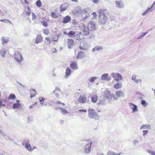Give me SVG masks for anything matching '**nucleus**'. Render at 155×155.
<instances>
[{"label":"nucleus","mask_w":155,"mask_h":155,"mask_svg":"<svg viewBox=\"0 0 155 155\" xmlns=\"http://www.w3.org/2000/svg\"><path fill=\"white\" fill-rule=\"evenodd\" d=\"M93 2L95 3H98L99 2V0H93Z\"/></svg>","instance_id":"nucleus-63"},{"label":"nucleus","mask_w":155,"mask_h":155,"mask_svg":"<svg viewBox=\"0 0 155 155\" xmlns=\"http://www.w3.org/2000/svg\"><path fill=\"white\" fill-rule=\"evenodd\" d=\"M60 109L61 110V112H62V113L64 114H66L68 113V111L64 108H60Z\"/></svg>","instance_id":"nucleus-40"},{"label":"nucleus","mask_w":155,"mask_h":155,"mask_svg":"<svg viewBox=\"0 0 155 155\" xmlns=\"http://www.w3.org/2000/svg\"><path fill=\"white\" fill-rule=\"evenodd\" d=\"M139 143V141L138 140H134L133 142V144L136 145L137 144H138Z\"/></svg>","instance_id":"nucleus-54"},{"label":"nucleus","mask_w":155,"mask_h":155,"mask_svg":"<svg viewBox=\"0 0 155 155\" xmlns=\"http://www.w3.org/2000/svg\"><path fill=\"white\" fill-rule=\"evenodd\" d=\"M97 78L96 77H93L90 78L89 79H88V80L91 82H93Z\"/></svg>","instance_id":"nucleus-41"},{"label":"nucleus","mask_w":155,"mask_h":155,"mask_svg":"<svg viewBox=\"0 0 155 155\" xmlns=\"http://www.w3.org/2000/svg\"><path fill=\"white\" fill-rule=\"evenodd\" d=\"M26 13L28 15H30L31 11H26Z\"/></svg>","instance_id":"nucleus-64"},{"label":"nucleus","mask_w":155,"mask_h":155,"mask_svg":"<svg viewBox=\"0 0 155 155\" xmlns=\"http://www.w3.org/2000/svg\"><path fill=\"white\" fill-rule=\"evenodd\" d=\"M61 91V89L58 87H56L55 90L53 91V92L55 94V97L57 98H59V94L58 92Z\"/></svg>","instance_id":"nucleus-15"},{"label":"nucleus","mask_w":155,"mask_h":155,"mask_svg":"<svg viewBox=\"0 0 155 155\" xmlns=\"http://www.w3.org/2000/svg\"><path fill=\"white\" fill-rule=\"evenodd\" d=\"M102 48L101 46H97L95 47L94 48L92 49V51L94 52L96 51H99L102 49Z\"/></svg>","instance_id":"nucleus-31"},{"label":"nucleus","mask_w":155,"mask_h":155,"mask_svg":"<svg viewBox=\"0 0 155 155\" xmlns=\"http://www.w3.org/2000/svg\"><path fill=\"white\" fill-rule=\"evenodd\" d=\"M148 130H143V136H145L146 134H147L148 133Z\"/></svg>","instance_id":"nucleus-53"},{"label":"nucleus","mask_w":155,"mask_h":155,"mask_svg":"<svg viewBox=\"0 0 155 155\" xmlns=\"http://www.w3.org/2000/svg\"><path fill=\"white\" fill-rule=\"evenodd\" d=\"M16 98L15 96L13 94H11L8 97L9 99H14Z\"/></svg>","instance_id":"nucleus-38"},{"label":"nucleus","mask_w":155,"mask_h":155,"mask_svg":"<svg viewBox=\"0 0 155 155\" xmlns=\"http://www.w3.org/2000/svg\"><path fill=\"white\" fill-rule=\"evenodd\" d=\"M92 144V142H91L87 144L86 145L84 149V153L85 154H89L91 152Z\"/></svg>","instance_id":"nucleus-5"},{"label":"nucleus","mask_w":155,"mask_h":155,"mask_svg":"<svg viewBox=\"0 0 155 155\" xmlns=\"http://www.w3.org/2000/svg\"><path fill=\"white\" fill-rule=\"evenodd\" d=\"M68 47L69 48H71L74 45L73 40L71 39H68Z\"/></svg>","instance_id":"nucleus-11"},{"label":"nucleus","mask_w":155,"mask_h":155,"mask_svg":"<svg viewBox=\"0 0 155 155\" xmlns=\"http://www.w3.org/2000/svg\"><path fill=\"white\" fill-rule=\"evenodd\" d=\"M0 21L1 22H5L7 23V22H8L12 24V23L11 22H10L9 20H7V19H5V20H3V19H0Z\"/></svg>","instance_id":"nucleus-46"},{"label":"nucleus","mask_w":155,"mask_h":155,"mask_svg":"<svg viewBox=\"0 0 155 155\" xmlns=\"http://www.w3.org/2000/svg\"><path fill=\"white\" fill-rule=\"evenodd\" d=\"M2 44L4 45L5 43H6L9 41V38L7 37H3L1 39Z\"/></svg>","instance_id":"nucleus-16"},{"label":"nucleus","mask_w":155,"mask_h":155,"mask_svg":"<svg viewBox=\"0 0 155 155\" xmlns=\"http://www.w3.org/2000/svg\"><path fill=\"white\" fill-rule=\"evenodd\" d=\"M87 27L90 31H94L96 29V24L93 21H91L88 24Z\"/></svg>","instance_id":"nucleus-6"},{"label":"nucleus","mask_w":155,"mask_h":155,"mask_svg":"<svg viewBox=\"0 0 155 155\" xmlns=\"http://www.w3.org/2000/svg\"><path fill=\"white\" fill-rule=\"evenodd\" d=\"M39 102L40 103L41 105L43 104V102L45 100L44 98L43 97H40L39 98Z\"/></svg>","instance_id":"nucleus-39"},{"label":"nucleus","mask_w":155,"mask_h":155,"mask_svg":"<svg viewBox=\"0 0 155 155\" xmlns=\"http://www.w3.org/2000/svg\"><path fill=\"white\" fill-rule=\"evenodd\" d=\"M68 6H64L63 5H61L60 7V11L62 12L64 11H65L67 9Z\"/></svg>","instance_id":"nucleus-35"},{"label":"nucleus","mask_w":155,"mask_h":155,"mask_svg":"<svg viewBox=\"0 0 155 155\" xmlns=\"http://www.w3.org/2000/svg\"><path fill=\"white\" fill-rule=\"evenodd\" d=\"M129 105L130 106H132L131 108L132 110V113L138 111L137 107L136 105L131 103H129Z\"/></svg>","instance_id":"nucleus-10"},{"label":"nucleus","mask_w":155,"mask_h":155,"mask_svg":"<svg viewBox=\"0 0 155 155\" xmlns=\"http://www.w3.org/2000/svg\"><path fill=\"white\" fill-rule=\"evenodd\" d=\"M25 144L26 148L29 151H31V147L29 143H26Z\"/></svg>","instance_id":"nucleus-34"},{"label":"nucleus","mask_w":155,"mask_h":155,"mask_svg":"<svg viewBox=\"0 0 155 155\" xmlns=\"http://www.w3.org/2000/svg\"><path fill=\"white\" fill-rule=\"evenodd\" d=\"M108 74L104 73L101 76V79L103 81H109L110 80V78L108 77Z\"/></svg>","instance_id":"nucleus-13"},{"label":"nucleus","mask_w":155,"mask_h":155,"mask_svg":"<svg viewBox=\"0 0 155 155\" xmlns=\"http://www.w3.org/2000/svg\"><path fill=\"white\" fill-rule=\"evenodd\" d=\"M110 19L111 21H115L116 20V18H115V17H114V16H110Z\"/></svg>","instance_id":"nucleus-51"},{"label":"nucleus","mask_w":155,"mask_h":155,"mask_svg":"<svg viewBox=\"0 0 155 155\" xmlns=\"http://www.w3.org/2000/svg\"><path fill=\"white\" fill-rule=\"evenodd\" d=\"M87 101V97L85 95H81L78 99V102L81 104L85 103Z\"/></svg>","instance_id":"nucleus-7"},{"label":"nucleus","mask_w":155,"mask_h":155,"mask_svg":"<svg viewBox=\"0 0 155 155\" xmlns=\"http://www.w3.org/2000/svg\"><path fill=\"white\" fill-rule=\"evenodd\" d=\"M23 142L25 143V144L26 143H29V140L27 139H25L23 140Z\"/></svg>","instance_id":"nucleus-56"},{"label":"nucleus","mask_w":155,"mask_h":155,"mask_svg":"<svg viewBox=\"0 0 155 155\" xmlns=\"http://www.w3.org/2000/svg\"><path fill=\"white\" fill-rule=\"evenodd\" d=\"M41 23L42 25L45 27H47L48 26V24L47 22L45 21H41Z\"/></svg>","instance_id":"nucleus-49"},{"label":"nucleus","mask_w":155,"mask_h":155,"mask_svg":"<svg viewBox=\"0 0 155 155\" xmlns=\"http://www.w3.org/2000/svg\"><path fill=\"white\" fill-rule=\"evenodd\" d=\"M84 53L82 51L79 52L76 57L77 59H81L84 57Z\"/></svg>","instance_id":"nucleus-19"},{"label":"nucleus","mask_w":155,"mask_h":155,"mask_svg":"<svg viewBox=\"0 0 155 155\" xmlns=\"http://www.w3.org/2000/svg\"><path fill=\"white\" fill-rule=\"evenodd\" d=\"M32 19L33 20H35L36 18V15L35 14H34V13H32Z\"/></svg>","instance_id":"nucleus-57"},{"label":"nucleus","mask_w":155,"mask_h":155,"mask_svg":"<svg viewBox=\"0 0 155 155\" xmlns=\"http://www.w3.org/2000/svg\"><path fill=\"white\" fill-rule=\"evenodd\" d=\"M148 152L150 154L152 155H155V152L151 150H147Z\"/></svg>","instance_id":"nucleus-48"},{"label":"nucleus","mask_w":155,"mask_h":155,"mask_svg":"<svg viewBox=\"0 0 155 155\" xmlns=\"http://www.w3.org/2000/svg\"><path fill=\"white\" fill-rule=\"evenodd\" d=\"M140 129H151V126L149 124L143 125H142Z\"/></svg>","instance_id":"nucleus-24"},{"label":"nucleus","mask_w":155,"mask_h":155,"mask_svg":"<svg viewBox=\"0 0 155 155\" xmlns=\"http://www.w3.org/2000/svg\"><path fill=\"white\" fill-rule=\"evenodd\" d=\"M136 77L137 75L134 74L132 76V79L135 82L136 80H137L136 78Z\"/></svg>","instance_id":"nucleus-50"},{"label":"nucleus","mask_w":155,"mask_h":155,"mask_svg":"<svg viewBox=\"0 0 155 155\" xmlns=\"http://www.w3.org/2000/svg\"><path fill=\"white\" fill-rule=\"evenodd\" d=\"M82 35V34L81 33H77L74 36V38L75 39L80 40H81V36Z\"/></svg>","instance_id":"nucleus-26"},{"label":"nucleus","mask_w":155,"mask_h":155,"mask_svg":"<svg viewBox=\"0 0 155 155\" xmlns=\"http://www.w3.org/2000/svg\"><path fill=\"white\" fill-rule=\"evenodd\" d=\"M42 40V37L41 35H38L36 37L34 43L38 44L41 43Z\"/></svg>","instance_id":"nucleus-12"},{"label":"nucleus","mask_w":155,"mask_h":155,"mask_svg":"<svg viewBox=\"0 0 155 155\" xmlns=\"http://www.w3.org/2000/svg\"><path fill=\"white\" fill-rule=\"evenodd\" d=\"M71 73V70L69 68H68L66 69L65 75L64 76L65 78H67L70 76Z\"/></svg>","instance_id":"nucleus-17"},{"label":"nucleus","mask_w":155,"mask_h":155,"mask_svg":"<svg viewBox=\"0 0 155 155\" xmlns=\"http://www.w3.org/2000/svg\"><path fill=\"white\" fill-rule=\"evenodd\" d=\"M60 16L59 13H57L53 12H51V16L53 18H57Z\"/></svg>","instance_id":"nucleus-25"},{"label":"nucleus","mask_w":155,"mask_h":155,"mask_svg":"<svg viewBox=\"0 0 155 155\" xmlns=\"http://www.w3.org/2000/svg\"><path fill=\"white\" fill-rule=\"evenodd\" d=\"M82 31L83 34L85 36H87L90 34V30L87 26L86 27L85 25H84L83 26Z\"/></svg>","instance_id":"nucleus-8"},{"label":"nucleus","mask_w":155,"mask_h":155,"mask_svg":"<svg viewBox=\"0 0 155 155\" xmlns=\"http://www.w3.org/2000/svg\"><path fill=\"white\" fill-rule=\"evenodd\" d=\"M142 81L141 79H139L137 80L136 81H135V82L137 83H141V82Z\"/></svg>","instance_id":"nucleus-62"},{"label":"nucleus","mask_w":155,"mask_h":155,"mask_svg":"<svg viewBox=\"0 0 155 155\" xmlns=\"http://www.w3.org/2000/svg\"><path fill=\"white\" fill-rule=\"evenodd\" d=\"M79 48L83 50H86L87 49V48L86 46H84L83 45L82 46L81 45L80 46Z\"/></svg>","instance_id":"nucleus-47"},{"label":"nucleus","mask_w":155,"mask_h":155,"mask_svg":"<svg viewBox=\"0 0 155 155\" xmlns=\"http://www.w3.org/2000/svg\"><path fill=\"white\" fill-rule=\"evenodd\" d=\"M104 95L105 98L106 99H109L110 98V91L106 90L104 92Z\"/></svg>","instance_id":"nucleus-21"},{"label":"nucleus","mask_w":155,"mask_h":155,"mask_svg":"<svg viewBox=\"0 0 155 155\" xmlns=\"http://www.w3.org/2000/svg\"><path fill=\"white\" fill-rule=\"evenodd\" d=\"M75 32L74 31H70L68 32V35L70 37L73 38L74 37Z\"/></svg>","instance_id":"nucleus-29"},{"label":"nucleus","mask_w":155,"mask_h":155,"mask_svg":"<svg viewBox=\"0 0 155 155\" xmlns=\"http://www.w3.org/2000/svg\"><path fill=\"white\" fill-rule=\"evenodd\" d=\"M97 97L94 95L91 97V101L94 103H96L97 100Z\"/></svg>","instance_id":"nucleus-30"},{"label":"nucleus","mask_w":155,"mask_h":155,"mask_svg":"<svg viewBox=\"0 0 155 155\" xmlns=\"http://www.w3.org/2000/svg\"><path fill=\"white\" fill-rule=\"evenodd\" d=\"M115 94L117 97L124 96V93L121 91H118L115 92Z\"/></svg>","instance_id":"nucleus-20"},{"label":"nucleus","mask_w":155,"mask_h":155,"mask_svg":"<svg viewBox=\"0 0 155 155\" xmlns=\"http://www.w3.org/2000/svg\"><path fill=\"white\" fill-rule=\"evenodd\" d=\"M6 53V49L5 48H2L0 49V55L3 57H5Z\"/></svg>","instance_id":"nucleus-22"},{"label":"nucleus","mask_w":155,"mask_h":155,"mask_svg":"<svg viewBox=\"0 0 155 155\" xmlns=\"http://www.w3.org/2000/svg\"><path fill=\"white\" fill-rule=\"evenodd\" d=\"M106 10L105 9H99L98 10V13L99 14V15H105V12Z\"/></svg>","instance_id":"nucleus-28"},{"label":"nucleus","mask_w":155,"mask_h":155,"mask_svg":"<svg viewBox=\"0 0 155 155\" xmlns=\"http://www.w3.org/2000/svg\"><path fill=\"white\" fill-rule=\"evenodd\" d=\"M141 103L142 105L144 107H146L147 105V103L144 100H141Z\"/></svg>","instance_id":"nucleus-37"},{"label":"nucleus","mask_w":155,"mask_h":155,"mask_svg":"<svg viewBox=\"0 0 155 155\" xmlns=\"http://www.w3.org/2000/svg\"><path fill=\"white\" fill-rule=\"evenodd\" d=\"M70 67L73 69L77 70L78 69V64L76 62H73L70 64Z\"/></svg>","instance_id":"nucleus-14"},{"label":"nucleus","mask_w":155,"mask_h":155,"mask_svg":"<svg viewBox=\"0 0 155 155\" xmlns=\"http://www.w3.org/2000/svg\"><path fill=\"white\" fill-rule=\"evenodd\" d=\"M30 97L32 98L35 96L37 94L36 91L34 89H31L30 90Z\"/></svg>","instance_id":"nucleus-23"},{"label":"nucleus","mask_w":155,"mask_h":155,"mask_svg":"<svg viewBox=\"0 0 155 155\" xmlns=\"http://www.w3.org/2000/svg\"><path fill=\"white\" fill-rule=\"evenodd\" d=\"M51 51L52 53H56L57 52L56 49L54 48H51Z\"/></svg>","instance_id":"nucleus-52"},{"label":"nucleus","mask_w":155,"mask_h":155,"mask_svg":"<svg viewBox=\"0 0 155 155\" xmlns=\"http://www.w3.org/2000/svg\"><path fill=\"white\" fill-rule=\"evenodd\" d=\"M88 117L91 119H94L95 120H97L99 118V115L92 109L89 108L88 110Z\"/></svg>","instance_id":"nucleus-1"},{"label":"nucleus","mask_w":155,"mask_h":155,"mask_svg":"<svg viewBox=\"0 0 155 155\" xmlns=\"http://www.w3.org/2000/svg\"><path fill=\"white\" fill-rule=\"evenodd\" d=\"M0 134H1L2 136L5 137L7 136L6 134H5L2 131L1 132Z\"/></svg>","instance_id":"nucleus-59"},{"label":"nucleus","mask_w":155,"mask_h":155,"mask_svg":"<svg viewBox=\"0 0 155 155\" xmlns=\"http://www.w3.org/2000/svg\"><path fill=\"white\" fill-rule=\"evenodd\" d=\"M36 4L38 7H40L42 3L40 0H38L36 1Z\"/></svg>","instance_id":"nucleus-43"},{"label":"nucleus","mask_w":155,"mask_h":155,"mask_svg":"<svg viewBox=\"0 0 155 155\" xmlns=\"http://www.w3.org/2000/svg\"><path fill=\"white\" fill-rule=\"evenodd\" d=\"M114 87L115 88L119 89L121 87L122 84L120 83H117L114 85Z\"/></svg>","instance_id":"nucleus-32"},{"label":"nucleus","mask_w":155,"mask_h":155,"mask_svg":"<svg viewBox=\"0 0 155 155\" xmlns=\"http://www.w3.org/2000/svg\"><path fill=\"white\" fill-rule=\"evenodd\" d=\"M81 11L82 12L83 14H84L85 15L86 14L89 15V14L88 13L86 8L84 9L83 10H81Z\"/></svg>","instance_id":"nucleus-44"},{"label":"nucleus","mask_w":155,"mask_h":155,"mask_svg":"<svg viewBox=\"0 0 155 155\" xmlns=\"http://www.w3.org/2000/svg\"><path fill=\"white\" fill-rule=\"evenodd\" d=\"M99 104H101L102 105H104L105 104V102L104 101H101L99 103Z\"/></svg>","instance_id":"nucleus-58"},{"label":"nucleus","mask_w":155,"mask_h":155,"mask_svg":"<svg viewBox=\"0 0 155 155\" xmlns=\"http://www.w3.org/2000/svg\"><path fill=\"white\" fill-rule=\"evenodd\" d=\"M21 106V104L19 103H15L13 105V108L14 109L18 108Z\"/></svg>","instance_id":"nucleus-36"},{"label":"nucleus","mask_w":155,"mask_h":155,"mask_svg":"<svg viewBox=\"0 0 155 155\" xmlns=\"http://www.w3.org/2000/svg\"><path fill=\"white\" fill-rule=\"evenodd\" d=\"M92 14L93 15V17H94V18H96V17H97V15L96 12H93V13Z\"/></svg>","instance_id":"nucleus-61"},{"label":"nucleus","mask_w":155,"mask_h":155,"mask_svg":"<svg viewBox=\"0 0 155 155\" xmlns=\"http://www.w3.org/2000/svg\"><path fill=\"white\" fill-rule=\"evenodd\" d=\"M45 42L46 44L49 45L51 42V41L48 38L46 37L45 38Z\"/></svg>","instance_id":"nucleus-42"},{"label":"nucleus","mask_w":155,"mask_h":155,"mask_svg":"<svg viewBox=\"0 0 155 155\" xmlns=\"http://www.w3.org/2000/svg\"><path fill=\"white\" fill-rule=\"evenodd\" d=\"M112 98H113L115 100H117V98L115 97V95L114 94H110V98L111 100H112Z\"/></svg>","instance_id":"nucleus-45"},{"label":"nucleus","mask_w":155,"mask_h":155,"mask_svg":"<svg viewBox=\"0 0 155 155\" xmlns=\"http://www.w3.org/2000/svg\"><path fill=\"white\" fill-rule=\"evenodd\" d=\"M116 6L119 8H123L124 7V3L122 1H117L115 2Z\"/></svg>","instance_id":"nucleus-9"},{"label":"nucleus","mask_w":155,"mask_h":155,"mask_svg":"<svg viewBox=\"0 0 155 155\" xmlns=\"http://www.w3.org/2000/svg\"><path fill=\"white\" fill-rule=\"evenodd\" d=\"M154 9H152L151 8H148L142 14V15H143V16L146 15L149 12H151L153 11V10H154Z\"/></svg>","instance_id":"nucleus-27"},{"label":"nucleus","mask_w":155,"mask_h":155,"mask_svg":"<svg viewBox=\"0 0 155 155\" xmlns=\"http://www.w3.org/2000/svg\"><path fill=\"white\" fill-rule=\"evenodd\" d=\"M111 75L112 77L115 79V80L116 82H118L120 80H121L122 79V77L119 73H112L111 74Z\"/></svg>","instance_id":"nucleus-4"},{"label":"nucleus","mask_w":155,"mask_h":155,"mask_svg":"<svg viewBox=\"0 0 155 155\" xmlns=\"http://www.w3.org/2000/svg\"><path fill=\"white\" fill-rule=\"evenodd\" d=\"M60 36L59 34L58 35H54L52 38L53 41L55 42H57L58 41V37Z\"/></svg>","instance_id":"nucleus-33"},{"label":"nucleus","mask_w":155,"mask_h":155,"mask_svg":"<svg viewBox=\"0 0 155 155\" xmlns=\"http://www.w3.org/2000/svg\"><path fill=\"white\" fill-rule=\"evenodd\" d=\"M14 58L16 60L18 63H21L24 59L22 56L18 51L15 52Z\"/></svg>","instance_id":"nucleus-2"},{"label":"nucleus","mask_w":155,"mask_h":155,"mask_svg":"<svg viewBox=\"0 0 155 155\" xmlns=\"http://www.w3.org/2000/svg\"><path fill=\"white\" fill-rule=\"evenodd\" d=\"M78 111L79 112H83L85 113L87 112V110L86 109H80L78 110Z\"/></svg>","instance_id":"nucleus-60"},{"label":"nucleus","mask_w":155,"mask_h":155,"mask_svg":"<svg viewBox=\"0 0 155 155\" xmlns=\"http://www.w3.org/2000/svg\"><path fill=\"white\" fill-rule=\"evenodd\" d=\"M108 18L106 15H99L98 21L100 24L104 25L106 23Z\"/></svg>","instance_id":"nucleus-3"},{"label":"nucleus","mask_w":155,"mask_h":155,"mask_svg":"<svg viewBox=\"0 0 155 155\" xmlns=\"http://www.w3.org/2000/svg\"><path fill=\"white\" fill-rule=\"evenodd\" d=\"M114 152L111 151H109L107 153V155H114Z\"/></svg>","instance_id":"nucleus-55"},{"label":"nucleus","mask_w":155,"mask_h":155,"mask_svg":"<svg viewBox=\"0 0 155 155\" xmlns=\"http://www.w3.org/2000/svg\"><path fill=\"white\" fill-rule=\"evenodd\" d=\"M71 18L70 16H67L64 18L63 19L62 21V23L64 24H65L69 22L71 20Z\"/></svg>","instance_id":"nucleus-18"}]
</instances>
